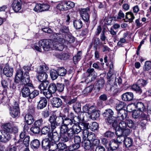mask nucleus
<instances>
[{
	"mask_svg": "<svg viewBox=\"0 0 151 151\" xmlns=\"http://www.w3.org/2000/svg\"><path fill=\"white\" fill-rule=\"evenodd\" d=\"M69 118L66 117L65 115H60L57 116L56 115H52L50 116L48 119V121L50 124V126L52 131L53 130L58 126H60L61 124L63 125H65V122L69 119L71 121H76L74 118L75 116L73 113H70L68 115Z\"/></svg>",
	"mask_w": 151,
	"mask_h": 151,
	"instance_id": "obj_1",
	"label": "nucleus"
},
{
	"mask_svg": "<svg viewBox=\"0 0 151 151\" xmlns=\"http://www.w3.org/2000/svg\"><path fill=\"white\" fill-rule=\"evenodd\" d=\"M69 32V29L65 26L61 27L59 31V33L54 34V36L57 37L55 44H53L55 50L60 51H62L64 48V44L65 42L64 37Z\"/></svg>",
	"mask_w": 151,
	"mask_h": 151,
	"instance_id": "obj_2",
	"label": "nucleus"
},
{
	"mask_svg": "<svg viewBox=\"0 0 151 151\" xmlns=\"http://www.w3.org/2000/svg\"><path fill=\"white\" fill-rule=\"evenodd\" d=\"M56 40L55 39V42H52V40H40L38 42V45L40 47L34 45L33 47L35 50L40 52L42 50L41 47H42L44 50L45 51H48L51 47L52 45L53 46V44H55ZM53 48L55 49L54 47Z\"/></svg>",
	"mask_w": 151,
	"mask_h": 151,
	"instance_id": "obj_3",
	"label": "nucleus"
},
{
	"mask_svg": "<svg viewBox=\"0 0 151 151\" xmlns=\"http://www.w3.org/2000/svg\"><path fill=\"white\" fill-rule=\"evenodd\" d=\"M48 68L46 65H40L37 68L36 71L38 74L37 78L40 82H43L47 81V80L48 75L45 71L48 69Z\"/></svg>",
	"mask_w": 151,
	"mask_h": 151,
	"instance_id": "obj_4",
	"label": "nucleus"
},
{
	"mask_svg": "<svg viewBox=\"0 0 151 151\" xmlns=\"http://www.w3.org/2000/svg\"><path fill=\"white\" fill-rule=\"evenodd\" d=\"M65 126L71 127L76 134L79 133L82 129V127L79 125L78 122H76V121L73 120L71 121L69 119L68 121H65Z\"/></svg>",
	"mask_w": 151,
	"mask_h": 151,
	"instance_id": "obj_5",
	"label": "nucleus"
},
{
	"mask_svg": "<svg viewBox=\"0 0 151 151\" xmlns=\"http://www.w3.org/2000/svg\"><path fill=\"white\" fill-rule=\"evenodd\" d=\"M86 73L88 74L86 81L88 83L91 82L94 80L97 76V73L95 72L93 68H89L87 69Z\"/></svg>",
	"mask_w": 151,
	"mask_h": 151,
	"instance_id": "obj_6",
	"label": "nucleus"
},
{
	"mask_svg": "<svg viewBox=\"0 0 151 151\" xmlns=\"http://www.w3.org/2000/svg\"><path fill=\"white\" fill-rule=\"evenodd\" d=\"M9 113L13 117L18 116L19 113V109L18 103L15 102L14 106L10 107L9 109Z\"/></svg>",
	"mask_w": 151,
	"mask_h": 151,
	"instance_id": "obj_7",
	"label": "nucleus"
},
{
	"mask_svg": "<svg viewBox=\"0 0 151 151\" xmlns=\"http://www.w3.org/2000/svg\"><path fill=\"white\" fill-rule=\"evenodd\" d=\"M90 9L88 7L85 9H79V13L81 17L84 21L87 22L89 18V12Z\"/></svg>",
	"mask_w": 151,
	"mask_h": 151,
	"instance_id": "obj_8",
	"label": "nucleus"
},
{
	"mask_svg": "<svg viewBox=\"0 0 151 151\" xmlns=\"http://www.w3.org/2000/svg\"><path fill=\"white\" fill-rule=\"evenodd\" d=\"M65 126L63 125V124H61L60 126V137L61 140L63 142H66L68 141L69 139V137L68 136L67 134L66 129L65 128H63V127Z\"/></svg>",
	"mask_w": 151,
	"mask_h": 151,
	"instance_id": "obj_9",
	"label": "nucleus"
},
{
	"mask_svg": "<svg viewBox=\"0 0 151 151\" xmlns=\"http://www.w3.org/2000/svg\"><path fill=\"white\" fill-rule=\"evenodd\" d=\"M22 83L24 86H28L29 87H33V84L31 83L29 75L28 74H24L22 78L20 80L19 83Z\"/></svg>",
	"mask_w": 151,
	"mask_h": 151,
	"instance_id": "obj_10",
	"label": "nucleus"
},
{
	"mask_svg": "<svg viewBox=\"0 0 151 151\" xmlns=\"http://www.w3.org/2000/svg\"><path fill=\"white\" fill-rule=\"evenodd\" d=\"M10 134L3 130L0 131V142H6L11 139Z\"/></svg>",
	"mask_w": 151,
	"mask_h": 151,
	"instance_id": "obj_11",
	"label": "nucleus"
},
{
	"mask_svg": "<svg viewBox=\"0 0 151 151\" xmlns=\"http://www.w3.org/2000/svg\"><path fill=\"white\" fill-rule=\"evenodd\" d=\"M105 121L108 125H110L113 127H115L117 125L116 117L111 116L106 118L105 119Z\"/></svg>",
	"mask_w": 151,
	"mask_h": 151,
	"instance_id": "obj_12",
	"label": "nucleus"
},
{
	"mask_svg": "<svg viewBox=\"0 0 151 151\" xmlns=\"http://www.w3.org/2000/svg\"><path fill=\"white\" fill-rule=\"evenodd\" d=\"M13 10L15 12H18L22 8V3L21 0H14L12 4Z\"/></svg>",
	"mask_w": 151,
	"mask_h": 151,
	"instance_id": "obj_13",
	"label": "nucleus"
},
{
	"mask_svg": "<svg viewBox=\"0 0 151 151\" xmlns=\"http://www.w3.org/2000/svg\"><path fill=\"white\" fill-rule=\"evenodd\" d=\"M107 81L108 83L111 85L112 86L116 85V83L115 82L116 80V75L115 74H112L110 71L108 73L107 75Z\"/></svg>",
	"mask_w": 151,
	"mask_h": 151,
	"instance_id": "obj_14",
	"label": "nucleus"
},
{
	"mask_svg": "<svg viewBox=\"0 0 151 151\" xmlns=\"http://www.w3.org/2000/svg\"><path fill=\"white\" fill-rule=\"evenodd\" d=\"M13 72V68L10 67L8 64H6L3 69L4 74L7 77H10L12 76Z\"/></svg>",
	"mask_w": 151,
	"mask_h": 151,
	"instance_id": "obj_15",
	"label": "nucleus"
},
{
	"mask_svg": "<svg viewBox=\"0 0 151 151\" xmlns=\"http://www.w3.org/2000/svg\"><path fill=\"white\" fill-rule=\"evenodd\" d=\"M31 88L27 85L24 86L21 89V93L23 97L26 98L28 97H29L31 93L30 89Z\"/></svg>",
	"mask_w": 151,
	"mask_h": 151,
	"instance_id": "obj_16",
	"label": "nucleus"
},
{
	"mask_svg": "<svg viewBox=\"0 0 151 151\" xmlns=\"http://www.w3.org/2000/svg\"><path fill=\"white\" fill-rule=\"evenodd\" d=\"M127 116V112L125 110H121L117 112L116 120L122 121L126 118Z\"/></svg>",
	"mask_w": 151,
	"mask_h": 151,
	"instance_id": "obj_17",
	"label": "nucleus"
},
{
	"mask_svg": "<svg viewBox=\"0 0 151 151\" xmlns=\"http://www.w3.org/2000/svg\"><path fill=\"white\" fill-rule=\"evenodd\" d=\"M51 103L53 106L56 108L60 107L62 104L61 100L59 98L54 97L51 101Z\"/></svg>",
	"mask_w": 151,
	"mask_h": 151,
	"instance_id": "obj_18",
	"label": "nucleus"
},
{
	"mask_svg": "<svg viewBox=\"0 0 151 151\" xmlns=\"http://www.w3.org/2000/svg\"><path fill=\"white\" fill-rule=\"evenodd\" d=\"M134 18L135 17L133 13L132 12H129L125 14V18L124 19V21L125 22L132 23Z\"/></svg>",
	"mask_w": 151,
	"mask_h": 151,
	"instance_id": "obj_19",
	"label": "nucleus"
},
{
	"mask_svg": "<svg viewBox=\"0 0 151 151\" xmlns=\"http://www.w3.org/2000/svg\"><path fill=\"white\" fill-rule=\"evenodd\" d=\"M23 71L21 69H19L17 70L16 75L15 77L14 82L17 83H19L20 81V80L24 76Z\"/></svg>",
	"mask_w": 151,
	"mask_h": 151,
	"instance_id": "obj_20",
	"label": "nucleus"
},
{
	"mask_svg": "<svg viewBox=\"0 0 151 151\" xmlns=\"http://www.w3.org/2000/svg\"><path fill=\"white\" fill-rule=\"evenodd\" d=\"M134 97V95L132 92H127L124 93L122 96V99L125 101H129L132 100Z\"/></svg>",
	"mask_w": 151,
	"mask_h": 151,
	"instance_id": "obj_21",
	"label": "nucleus"
},
{
	"mask_svg": "<svg viewBox=\"0 0 151 151\" xmlns=\"http://www.w3.org/2000/svg\"><path fill=\"white\" fill-rule=\"evenodd\" d=\"M49 139L52 142H57L60 140V137L58 133L56 132H55L51 133L50 134L48 135Z\"/></svg>",
	"mask_w": 151,
	"mask_h": 151,
	"instance_id": "obj_22",
	"label": "nucleus"
},
{
	"mask_svg": "<svg viewBox=\"0 0 151 151\" xmlns=\"http://www.w3.org/2000/svg\"><path fill=\"white\" fill-rule=\"evenodd\" d=\"M38 102L37 107L38 109H42L45 107L47 104V101L45 97H41Z\"/></svg>",
	"mask_w": 151,
	"mask_h": 151,
	"instance_id": "obj_23",
	"label": "nucleus"
},
{
	"mask_svg": "<svg viewBox=\"0 0 151 151\" xmlns=\"http://www.w3.org/2000/svg\"><path fill=\"white\" fill-rule=\"evenodd\" d=\"M42 148L45 150L49 149L50 145V139L45 138L43 139L41 143Z\"/></svg>",
	"mask_w": 151,
	"mask_h": 151,
	"instance_id": "obj_24",
	"label": "nucleus"
},
{
	"mask_svg": "<svg viewBox=\"0 0 151 151\" xmlns=\"http://www.w3.org/2000/svg\"><path fill=\"white\" fill-rule=\"evenodd\" d=\"M110 146L109 148L113 151L116 150L119 147V143H118L115 139L111 140V142H110Z\"/></svg>",
	"mask_w": 151,
	"mask_h": 151,
	"instance_id": "obj_25",
	"label": "nucleus"
},
{
	"mask_svg": "<svg viewBox=\"0 0 151 151\" xmlns=\"http://www.w3.org/2000/svg\"><path fill=\"white\" fill-rule=\"evenodd\" d=\"M65 40V42L64 45V46L65 45V43L67 42V43L69 42V43H72L74 42L75 41V37L71 35L70 34H67L65 35L64 37Z\"/></svg>",
	"mask_w": 151,
	"mask_h": 151,
	"instance_id": "obj_26",
	"label": "nucleus"
},
{
	"mask_svg": "<svg viewBox=\"0 0 151 151\" xmlns=\"http://www.w3.org/2000/svg\"><path fill=\"white\" fill-rule=\"evenodd\" d=\"M68 126H64L63 127V128L65 129H66V133L68 134V136L70 139L73 138L75 134H76L74 132V130H73V129L71 127H70L69 128H68Z\"/></svg>",
	"mask_w": 151,
	"mask_h": 151,
	"instance_id": "obj_27",
	"label": "nucleus"
},
{
	"mask_svg": "<svg viewBox=\"0 0 151 151\" xmlns=\"http://www.w3.org/2000/svg\"><path fill=\"white\" fill-rule=\"evenodd\" d=\"M40 143L39 140L37 139H34L30 143V146L33 149L37 150L38 149L40 146Z\"/></svg>",
	"mask_w": 151,
	"mask_h": 151,
	"instance_id": "obj_28",
	"label": "nucleus"
},
{
	"mask_svg": "<svg viewBox=\"0 0 151 151\" xmlns=\"http://www.w3.org/2000/svg\"><path fill=\"white\" fill-rule=\"evenodd\" d=\"M149 119L147 109L140 111V119L142 120H147Z\"/></svg>",
	"mask_w": 151,
	"mask_h": 151,
	"instance_id": "obj_29",
	"label": "nucleus"
},
{
	"mask_svg": "<svg viewBox=\"0 0 151 151\" xmlns=\"http://www.w3.org/2000/svg\"><path fill=\"white\" fill-rule=\"evenodd\" d=\"M124 143L126 147H131L133 145V139L130 137H126L124 139Z\"/></svg>",
	"mask_w": 151,
	"mask_h": 151,
	"instance_id": "obj_30",
	"label": "nucleus"
},
{
	"mask_svg": "<svg viewBox=\"0 0 151 151\" xmlns=\"http://www.w3.org/2000/svg\"><path fill=\"white\" fill-rule=\"evenodd\" d=\"M119 132L120 130H118L116 131V134L118 135V137H117L116 140L119 144H120L122 142H124L125 137L121 133L119 134Z\"/></svg>",
	"mask_w": 151,
	"mask_h": 151,
	"instance_id": "obj_31",
	"label": "nucleus"
},
{
	"mask_svg": "<svg viewBox=\"0 0 151 151\" xmlns=\"http://www.w3.org/2000/svg\"><path fill=\"white\" fill-rule=\"evenodd\" d=\"M24 119L28 125L31 124L34 122V119L32 116L29 114L26 115Z\"/></svg>",
	"mask_w": 151,
	"mask_h": 151,
	"instance_id": "obj_32",
	"label": "nucleus"
},
{
	"mask_svg": "<svg viewBox=\"0 0 151 151\" xmlns=\"http://www.w3.org/2000/svg\"><path fill=\"white\" fill-rule=\"evenodd\" d=\"M56 57L60 60H67L69 58V55L67 53L62 52L56 55Z\"/></svg>",
	"mask_w": 151,
	"mask_h": 151,
	"instance_id": "obj_33",
	"label": "nucleus"
},
{
	"mask_svg": "<svg viewBox=\"0 0 151 151\" xmlns=\"http://www.w3.org/2000/svg\"><path fill=\"white\" fill-rule=\"evenodd\" d=\"M114 114L113 111L111 109H106L103 113L102 115L104 117L108 118L113 116Z\"/></svg>",
	"mask_w": 151,
	"mask_h": 151,
	"instance_id": "obj_34",
	"label": "nucleus"
},
{
	"mask_svg": "<svg viewBox=\"0 0 151 151\" xmlns=\"http://www.w3.org/2000/svg\"><path fill=\"white\" fill-rule=\"evenodd\" d=\"M73 26L76 29H81L83 26V23L81 20L80 19L75 20L73 22Z\"/></svg>",
	"mask_w": 151,
	"mask_h": 151,
	"instance_id": "obj_35",
	"label": "nucleus"
},
{
	"mask_svg": "<svg viewBox=\"0 0 151 151\" xmlns=\"http://www.w3.org/2000/svg\"><path fill=\"white\" fill-rule=\"evenodd\" d=\"M84 146V148L87 150H92L94 148L91 141H85Z\"/></svg>",
	"mask_w": 151,
	"mask_h": 151,
	"instance_id": "obj_36",
	"label": "nucleus"
},
{
	"mask_svg": "<svg viewBox=\"0 0 151 151\" xmlns=\"http://www.w3.org/2000/svg\"><path fill=\"white\" fill-rule=\"evenodd\" d=\"M104 81L103 79L99 80L97 81L95 85V87L96 88L99 90L102 88L104 86Z\"/></svg>",
	"mask_w": 151,
	"mask_h": 151,
	"instance_id": "obj_37",
	"label": "nucleus"
},
{
	"mask_svg": "<svg viewBox=\"0 0 151 151\" xmlns=\"http://www.w3.org/2000/svg\"><path fill=\"white\" fill-rule=\"evenodd\" d=\"M41 82L42 83L38 87L41 90V93L42 92V91L46 90L49 84V82L48 81Z\"/></svg>",
	"mask_w": 151,
	"mask_h": 151,
	"instance_id": "obj_38",
	"label": "nucleus"
},
{
	"mask_svg": "<svg viewBox=\"0 0 151 151\" xmlns=\"http://www.w3.org/2000/svg\"><path fill=\"white\" fill-rule=\"evenodd\" d=\"M66 4L65 1H63L58 4L57 5L56 7L57 9H59L60 11L67 10V8L66 7Z\"/></svg>",
	"mask_w": 151,
	"mask_h": 151,
	"instance_id": "obj_39",
	"label": "nucleus"
},
{
	"mask_svg": "<svg viewBox=\"0 0 151 151\" xmlns=\"http://www.w3.org/2000/svg\"><path fill=\"white\" fill-rule=\"evenodd\" d=\"M136 108L140 111H144L147 108L145 107L144 104L142 102H138L135 105Z\"/></svg>",
	"mask_w": 151,
	"mask_h": 151,
	"instance_id": "obj_40",
	"label": "nucleus"
},
{
	"mask_svg": "<svg viewBox=\"0 0 151 151\" xmlns=\"http://www.w3.org/2000/svg\"><path fill=\"white\" fill-rule=\"evenodd\" d=\"M141 87L139 86L137 82L136 83L133 84L132 86V88L133 90L135 91L136 92L140 94L142 92V90L141 89Z\"/></svg>",
	"mask_w": 151,
	"mask_h": 151,
	"instance_id": "obj_41",
	"label": "nucleus"
},
{
	"mask_svg": "<svg viewBox=\"0 0 151 151\" xmlns=\"http://www.w3.org/2000/svg\"><path fill=\"white\" fill-rule=\"evenodd\" d=\"M48 90L51 93H55L57 91L56 84L54 83H50L48 86Z\"/></svg>",
	"mask_w": 151,
	"mask_h": 151,
	"instance_id": "obj_42",
	"label": "nucleus"
},
{
	"mask_svg": "<svg viewBox=\"0 0 151 151\" xmlns=\"http://www.w3.org/2000/svg\"><path fill=\"white\" fill-rule=\"evenodd\" d=\"M57 71L59 76H64L67 73L66 70L63 67H60L58 68Z\"/></svg>",
	"mask_w": 151,
	"mask_h": 151,
	"instance_id": "obj_43",
	"label": "nucleus"
},
{
	"mask_svg": "<svg viewBox=\"0 0 151 151\" xmlns=\"http://www.w3.org/2000/svg\"><path fill=\"white\" fill-rule=\"evenodd\" d=\"M50 74V77L52 80L56 79L59 76L57 71L54 70H51Z\"/></svg>",
	"mask_w": 151,
	"mask_h": 151,
	"instance_id": "obj_44",
	"label": "nucleus"
},
{
	"mask_svg": "<svg viewBox=\"0 0 151 151\" xmlns=\"http://www.w3.org/2000/svg\"><path fill=\"white\" fill-rule=\"evenodd\" d=\"M12 126L10 123H7L5 124L3 126V128L4 129L3 131L6 132L10 134Z\"/></svg>",
	"mask_w": 151,
	"mask_h": 151,
	"instance_id": "obj_45",
	"label": "nucleus"
},
{
	"mask_svg": "<svg viewBox=\"0 0 151 151\" xmlns=\"http://www.w3.org/2000/svg\"><path fill=\"white\" fill-rule=\"evenodd\" d=\"M39 93V91L36 90H35L30 93L29 97L28 98V101L29 102H31V99L34 98L36 96H37Z\"/></svg>",
	"mask_w": 151,
	"mask_h": 151,
	"instance_id": "obj_46",
	"label": "nucleus"
},
{
	"mask_svg": "<svg viewBox=\"0 0 151 151\" xmlns=\"http://www.w3.org/2000/svg\"><path fill=\"white\" fill-rule=\"evenodd\" d=\"M100 116V111L98 110H96L91 114V118L94 120H96Z\"/></svg>",
	"mask_w": 151,
	"mask_h": 151,
	"instance_id": "obj_47",
	"label": "nucleus"
},
{
	"mask_svg": "<svg viewBox=\"0 0 151 151\" xmlns=\"http://www.w3.org/2000/svg\"><path fill=\"white\" fill-rule=\"evenodd\" d=\"M49 147V151H55L58 149V144L56 142H50Z\"/></svg>",
	"mask_w": 151,
	"mask_h": 151,
	"instance_id": "obj_48",
	"label": "nucleus"
},
{
	"mask_svg": "<svg viewBox=\"0 0 151 151\" xmlns=\"http://www.w3.org/2000/svg\"><path fill=\"white\" fill-rule=\"evenodd\" d=\"M73 108L75 112H78L81 110V104L78 102H76L73 105Z\"/></svg>",
	"mask_w": 151,
	"mask_h": 151,
	"instance_id": "obj_49",
	"label": "nucleus"
},
{
	"mask_svg": "<svg viewBox=\"0 0 151 151\" xmlns=\"http://www.w3.org/2000/svg\"><path fill=\"white\" fill-rule=\"evenodd\" d=\"M50 132V128L49 126H45L41 129V133L42 134L45 135L48 134L50 135L49 133Z\"/></svg>",
	"mask_w": 151,
	"mask_h": 151,
	"instance_id": "obj_50",
	"label": "nucleus"
},
{
	"mask_svg": "<svg viewBox=\"0 0 151 151\" xmlns=\"http://www.w3.org/2000/svg\"><path fill=\"white\" fill-rule=\"evenodd\" d=\"M94 88V86L93 85H90L86 88L83 91V93L85 94H87L91 93Z\"/></svg>",
	"mask_w": 151,
	"mask_h": 151,
	"instance_id": "obj_51",
	"label": "nucleus"
},
{
	"mask_svg": "<svg viewBox=\"0 0 151 151\" xmlns=\"http://www.w3.org/2000/svg\"><path fill=\"white\" fill-rule=\"evenodd\" d=\"M104 136L105 137L111 139L115 136V134L114 132L108 131L104 133Z\"/></svg>",
	"mask_w": 151,
	"mask_h": 151,
	"instance_id": "obj_52",
	"label": "nucleus"
},
{
	"mask_svg": "<svg viewBox=\"0 0 151 151\" xmlns=\"http://www.w3.org/2000/svg\"><path fill=\"white\" fill-rule=\"evenodd\" d=\"M30 130L33 133L37 134L39 133L40 131V129L34 124L32 127L30 129Z\"/></svg>",
	"mask_w": 151,
	"mask_h": 151,
	"instance_id": "obj_53",
	"label": "nucleus"
},
{
	"mask_svg": "<svg viewBox=\"0 0 151 151\" xmlns=\"http://www.w3.org/2000/svg\"><path fill=\"white\" fill-rule=\"evenodd\" d=\"M81 51H79L78 52L77 54L73 57V61L75 64L77 63L81 59Z\"/></svg>",
	"mask_w": 151,
	"mask_h": 151,
	"instance_id": "obj_54",
	"label": "nucleus"
},
{
	"mask_svg": "<svg viewBox=\"0 0 151 151\" xmlns=\"http://www.w3.org/2000/svg\"><path fill=\"white\" fill-rule=\"evenodd\" d=\"M145 71H148L151 69V62L147 61L145 64L143 68Z\"/></svg>",
	"mask_w": 151,
	"mask_h": 151,
	"instance_id": "obj_55",
	"label": "nucleus"
},
{
	"mask_svg": "<svg viewBox=\"0 0 151 151\" xmlns=\"http://www.w3.org/2000/svg\"><path fill=\"white\" fill-rule=\"evenodd\" d=\"M137 82V83L139 84L141 87L145 86L148 83L147 80L142 79H139Z\"/></svg>",
	"mask_w": 151,
	"mask_h": 151,
	"instance_id": "obj_56",
	"label": "nucleus"
},
{
	"mask_svg": "<svg viewBox=\"0 0 151 151\" xmlns=\"http://www.w3.org/2000/svg\"><path fill=\"white\" fill-rule=\"evenodd\" d=\"M125 104L123 102L120 101L116 104V109L118 111H119L121 110H124L123 108L124 107Z\"/></svg>",
	"mask_w": 151,
	"mask_h": 151,
	"instance_id": "obj_57",
	"label": "nucleus"
},
{
	"mask_svg": "<svg viewBox=\"0 0 151 151\" xmlns=\"http://www.w3.org/2000/svg\"><path fill=\"white\" fill-rule=\"evenodd\" d=\"M29 136H27L24 138L23 140V142L21 143L20 144L21 146H23L25 145L26 147H27L29 146Z\"/></svg>",
	"mask_w": 151,
	"mask_h": 151,
	"instance_id": "obj_58",
	"label": "nucleus"
},
{
	"mask_svg": "<svg viewBox=\"0 0 151 151\" xmlns=\"http://www.w3.org/2000/svg\"><path fill=\"white\" fill-rule=\"evenodd\" d=\"M65 1L67 8V10L74 7L75 4L74 2L70 1Z\"/></svg>",
	"mask_w": 151,
	"mask_h": 151,
	"instance_id": "obj_59",
	"label": "nucleus"
},
{
	"mask_svg": "<svg viewBox=\"0 0 151 151\" xmlns=\"http://www.w3.org/2000/svg\"><path fill=\"white\" fill-rule=\"evenodd\" d=\"M101 142L102 144L105 145L106 148H109L110 146L111 141L109 142L105 138L101 139Z\"/></svg>",
	"mask_w": 151,
	"mask_h": 151,
	"instance_id": "obj_60",
	"label": "nucleus"
},
{
	"mask_svg": "<svg viewBox=\"0 0 151 151\" xmlns=\"http://www.w3.org/2000/svg\"><path fill=\"white\" fill-rule=\"evenodd\" d=\"M99 127L98 124L96 122H93L91 125L90 126V129L92 131L97 130Z\"/></svg>",
	"mask_w": 151,
	"mask_h": 151,
	"instance_id": "obj_61",
	"label": "nucleus"
},
{
	"mask_svg": "<svg viewBox=\"0 0 151 151\" xmlns=\"http://www.w3.org/2000/svg\"><path fill=\"white\" fill-rule=\"evenodd\" d=\"M65 86L62 83H57L56 86L57 90L59 92H62L63 91Z\"/></svg>",
	"mask_w": 151,
	"mask_h": 151,
	"instance_id": "obj_62",
	"label": "nucleus"
},
{
	"mask_svg": "<svg viewBox=\"0 0 151 151\" xmlns=\"http://www.w3.org/2000/svg\"><path fill=\"white\" fill-rule=\"evenodd\" d=\"M125 15L124 13L122 10H120L118 14L117 19H123L124 21V19H125Z\"/></svg>",
	"mask_w": 151,
	"mask_h": 151,
	"instance_id": "obj_63",
	"label": "nucleus"
},
{
	"mask_svg": "<svg viewBox=\"0 0 151 151\" xmlns=\"http://www.w3.org/2000/svg\"><path fill=\"white\" fill-rule=\"evenodd\" d=\"M66 147V145L63 143H59L58 144V149L59 150H63Z\"/></svg>",
	"mask_w": 151,
	"mask_h": 151,
	"instance_id": "obj_64",
	"label": "nucleus"
}]
</instances>
